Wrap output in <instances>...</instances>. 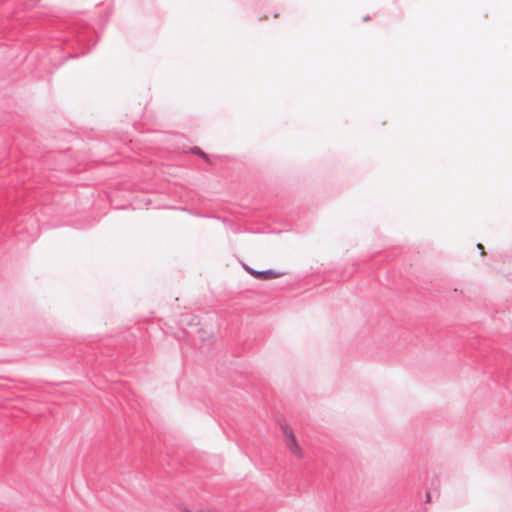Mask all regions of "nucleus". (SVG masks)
I'll return each instance as SVG.
<instances>
[{
	"instance_id": "nucleus-3",
	"label": "nucleus",
	"mask_w": 512,
	"mask_h": 512,
	"mask_svg": "<svg viewBox=\"0 0 512 512\" xmlns=\"http://www.w3.org/2000/svg\"><path fill=\"white\" fill-rule=\"evenodd\" d=\"M280 430L285 437V444L286 447L296 456L301 457L302 451L301 448L296 440V437L293 433L292 428L286 424V423H279Z\"/></svg>"
},
{
	"instance_id": "nucleus-4",
	"label": "nucleus",
	"mask_w": 512,
	"mask_h": 512,
	"mask_svg": "<svg viewBox=\"0 0 512 512\" xmlns=\"http://www.w3.org/2000/svg\"><path fill=\"white\" fill-rule=\"evenodd\" d=\"M243 267L250 275L259 280L276 279L285 274L284 272H278L273 269L255 270L248 265H244Z\"/></svg>"
},
{
	"instance_id": "nucleus-5",
	"label": "nucleus",
	"mask_w": 512,
	"mask_h": 512,
	"mask_svg": "<svg viewBox=\"0 0 512 512\" xmlns=\"http://www.w3.org/2000/svg\"><path fill=\"white\" fill-rule=\"evenodd\" d=\"M190 152L192 154L200 156L206 162H209L208 155L203 150H201L199 147H197V146L191 147Z\"/></svg>"
},
{
	"instance_id": "nucleus-1",
	"label": "nucleus",
	"mask_w": 512,
	"mask_h": 512,
	"mask_svg": "<svg viewBox=\"0 0 512 512\" xmlns=\"http://www.w3.org/2000/svg\"><path fill=\"white\" fill-rule=\"evenodd\" d=\"M177 323L183 329L184 334L193 341L205 342L206 338L212 336V332H207L200 327L198 316L192 313L181 314Z\"/></svg>"
},
{
	"instance_id": "nucleus-2",
	"label": "nucleus",
	"mask_w": 512,
	"mask_h": 512,
	"mask_svg": "<svg viewBox=\"0 0 512 512\" xmlns=\"http://www.w3.org/2000/svg\"><path fill=\"white\" fill-rule=\"evenodd\" d=\"M280 430L285 437V444L286 447L296 456L301 457L302 451L301 448L296 440V437L293 433L292 428L286 424V423H279Z\"/></svg>"
},
{
	"instance_id": "nucleus-7",
	"label": "nucleus",
	"mask_w": 512,
	"mask_h": 512,
	"mask_svg": "<svg viewBox=\"0 0 512 512\" xmlns=\"http://www.w3.org/2000/svg\"><path fill=\"white\" fill-rule=\"evenodd\" d=\"M431 499V495L429 492L426 493V502H429Z\"/></svg>"
},
{
	"instance_id": "nucleus-8",
	"label": "nucleus",
	"mask_w": 512,
	"mask_h": 512,
	"mask_svg": "<svg viewBox=\"0 0 512 512\" xmlns=\"http://www.w3.org/2000/svg\"><path fill=\"white\" fill-rule=\"evenodd\" d=\"M369 19H370V17H369V16H365V17L363 18V20H364V21H368Z\"/></svg>"
},
{
	"instance_id": "nucleus-9",
	"label": "nucleus",
	"mask_w": 512,
	"mask_h": 512,
	"mask_svg": "<svg viewBox=\"0 0 512 512\" xmlns=\"http://www.w3.org/2000/svg\"><path fill=\"white\" fill-rule=\"evenodd\" d=\"M90 49H87L86 51L82 52V55H85L87 52H89Z\"/></svg>"
},
{
	"instance_id": "nucleus-6",
	"label": "nucleus",
	"mask_w": 512,
	"mask_h": 512,
	"mask_svg": "<svg viewBox=\"0 0 512 512\" xmlns=\"http://www.w3.org/2000/svg\"><path fill=\"white\" fill-rule=\"evenodd\" d=\"M477 248H478V250H480L481 255H483L485 253L484 246L481 243L477 244Z\"/></svg>"
}]
</instances>
